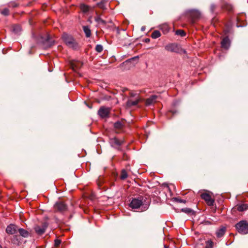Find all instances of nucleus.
Listing matches in <instances>:
<instances>
[{
	"mask_svg": "<svg viewBox=\"0 0 248 248\" xmlns=\"http://www.w3.org/2000/svg\"><path fill=\"white\" fill-rule=\"evenodd\" d=\"M145 202L144 198L142 196L137 198H133L129 203V207L133 209L141 208V211H144L149 208L150 202Z\"/></svg>",
	"mask_w": 248,
	"mask_h": 248,
	"instance_id": "f257e3e1",
	"label": "nucleus"
},
{
	"mask_svg": "<svg viewBox=\"0 0 248 248\" xmlns=\"http://www.w3.org/2000/svg\"><path fill=\"white\" fill-rule=\"evenodd\" d=\"M62 38L66 45L69 47L73 49H77L78 48L79 46L78 43L71 35L64 33L62 34Z\"/></svg>",
	"mask_w": 248,
	"mask_h": 248,
	"instance_id": "f03ea898",
	"label": "nucleus"
},
{
	"mask_svg": "<svg viewBox=\"0 0 248 248\" xmlns=\"http://www.w3.org/2000/svg\"><path fill=\"white\" fill-rule=\"evenodd\" d=\"M235 227L239 233L242 234L248 233V223L246 220H242L235 225Z\"/></svg>",
	"mask_w": 248,
	"mask_h": 248,
	"instance_id": "7ed1b4c3",
	"label": "nucleus"
},
{
	"mask_svg": "<svg viewBox=\"0 0 248 248\" xmlns=\"http://www.w3.org/2000/svg\"><path fill=\"white\" fill-rule=\"evenodd\" d=\"M47 227V223L46 222H44L41 226H35L33 229L37 235H41L45 232Z\"/></svg>",
	"mask_w": 248,
	"mask_h": 248,
	"instance_id": "20e7f679",
	"label": "nucleus"
},
{
	"mask_svg": "<svg viewBox=\"0 0 248 248\" xmlns=\"http://www.w3.org/2000/svg\"><path fill=\"white\" fill-rule=\"evenodd\" d=\"M54 209L56 211L63 212L67 210V205L62 202L59 201L55 203L54 205Z\"/></svg>",
	"mask_w": 248,
	"mask_h": 248,
	"instance_id": "39448f33",
	"label": "nucleus"
},
{
	"mask_svg": "<svg viewBox=\"0 0 248 248\" xmlns=\"http://www.w3.org/2000/svg\"><path fill=\"white\" fill-rule=\"evenodd\" d=\"M110 108L105 107H101L98 110V114L102 118L108 117Z\"/></svg>",
	"mask_w": 248,
	"mask_h": 248,
	"instance_id": "423d86ee",
	"label": "nucleus"
},
{
	"mask_svg": "<svg viewBox=\"0 0 248 248\" xmlns=\"http://www.w3.org/2000/svg\"><path fill=\"white\" fill-rule=\"evenodd\" d=\"M201 198L205 200L209 205H213L214 203V200L213 199L211 195L207 193H202L201 195Z\"/></svg>",
	"mask_w": 248,
	"mask_h": 248,
	"instance_id": "0eeeda50",
	"label": "nucleus"
},
{
	"mask_svg": "<svg viewBox=\"0 0 248 248\" xmlns=\"http://www.w3.org/2000/svg\"><path fill=\"white\" fill-rule=\"evenodd\" d=\"M165 48L168 51L171 52H178L179 48L176 44H170L165 46Z\"/></svg>",
	"mask_w": 248,
	"mask_h": 248,
	"instance_id": "6e6552de",
	"label": "nucleus"
},
{
	"mask_svg": "<svg viewBox=\"0 0 248 248\" xmlns=\"http://www.w3.org/2000/svg\"><path fill=\"white\" fill-rule=\"evenodd\" d=\"M140 101V97L139 96H137L134 100H132L131 98H128L126 102V107L130 108L132 106H136Z\"/></svg>",
	"mask_w": 248,
	"mask_h": 248,
	"instance_id": "1a4fd4ad",
	"label": "nucleus"
},
{
	"mask_svg": "<svg viewBox=\"0 0 248 248\" xmlns=\"http://www.w3.org/2000/svg\"><path fill=\"white\" fill-rule=\"evenodd\" d=\"M17 227L14 224H10L6 229V232L8 234H14L17 232Z\"/></svg>",
	"mask_w": 248,
	"mask_h": 248,
	"instance_id": "9d476101",
	"label": "nucleus"
},
{
	"mask_svg": "<svg viewBox=\"0 0 248 248\" xmlns=\"http://www.w3.org/2000/svg\"><path fill=\"white\" fill-rule=\"evenodd\" d=\"M221 47L224 49H227L230 46V41L228 36L224 37L221 42Z\"/></svg>",
	"mask_w": 248,
	"mask_h": 248,
	"instance_id": "9b49d317",
	"label": "nucleus"
},
{
	"mask_svg": "<svg viewBox=\"0 0 248 248\" xmlns=\"http://www.w3.org/2000/svg\"><path fill=\"white\" fill-rule=\"evenodd\" d=\"M158 96L156 95H153L148 98L146 101V104L147 106H150L156 102Z\"/></svg>",
	"mask_w": 248,
	"mask_h": 248,
	"instance_id": "f8f14e48",
	"label": "nucleus"
},
{
	"mask_svg": "<svg viewBox=\"0 0 248 248\" xmlns=\"http://www.w3.org/2000/svg\"><path fill=\"white\" fill-rule=\"evenodd\" d=\"M124 142V140H120L116 138H112L110 140V143L112 146L117 145L120 146Z\"/></svg>",
	"mask_w": 248,
	"mask_h": 248,
	"instance_id": "ddd939ff",
	"label": "nucleus"
},
{
	"mask_svg": "<svg viewBox=\"0 0 248 248\" xmlns=\"http://www.w3.org/2000/svg\"><path fill=\"white\" fill-rule=\"evenodd\" d=\"M248 209V204L243 203L237 205V210L240 212H243Z\"/></svg>",
	"mask_w": 248,
	"mask_h": 248,
	"instance_id": "4468645a",
	"label": "nucleus"
},
{
	"mask_svg": "<svg viewBox=\"0 0 248 248\" xmlns=\"http://www.w3.org/2000/svg\"><path fill=\"white\" fill-rule=\"evenodd\" d=\"M54 43V41L50 39L49 36H47L45 39L44 44L46 47H50L53 45Z\"/></svg>",
	"mask_w": 248,
	"mask_h": 248,
	"instance_id": "2eb2a0df",
	"label": "nucleus"
},
{
	"mask_svg": "<svg viewBox=\"0 0 248 248\" xmlns=\"http://www.w3.org/2000/svg\"><path fill=\"white\" fill-rule=\"evenodd\" d=\"M83 30L85 34L86 37L89 38L91 35V31L88 26H83Z\"/></svg>",
	"mask_w": 248,
	"mask_h": 248,
	"instance_id": "dca6fc26",
	"label": "nucleus"
},
{
	"mask_svg": "<svg viewBox=\"0 0 248 248\" xmlns=\"http://www.w3.org/2000/svg\"><path fill=\"white\" fill-rule=\"evenodd\" d=\"M13 32L17 35H19L21 31V28L19 25H16L13 27Z\"/></svg>",
	"mask_w": 248,
	"mask_h": 248,
	"instance_id": "f3484780",
	"label": "nucleus"
},
{
	"mask_svg": "<svg viewBox=\"0 0 248 248\" xmlns=\"http://www.w3.org/2000/svg\"><path fill=\"white\" fill-rule=\"evenodd\" d=\"M226 231V228L225 227H221L220 229L217 230L216 232V234L217 237H221L224 234Z\"/></svg>",
	"mask_w": 248,
	"mask_h": 248,
	"instance_id": "a211bd4d",
	"label": "nucleus"
},
{
	"mask_svg": "<svg viewBox=\"0 0 248 248\" xmlns=\"http://www.w3.org/2000/svg\"><path fill=\"white\" fill-rule=\"evenodd\" d=\"M18 232L21 236L23 237H28L29 236V232L24 229L20 228L18 229Z\"/></svg>",
	"mask_w": 248,
	"mask_h": 248,
	"instance_id": "6ab92c4d",
	"label": "nucleus"
},
{
	"mask_svg": "<svg viewBox=\"0 0 248 248\" xmlns=\"http://www.w3.org/2000/svg\"><path fill=\"white\" fill-rule=\"evenodd\" d=\"M82 65V64L79 62H74L71 64V66L74 70L79 69Z\"/></svg>",
	"mask_w": 248,
	"mask_h": 248,
	"instance_id": "aec40b11",
	"label": "nucleus"
},
{
	"mask_svg": "<svg viewBox=\"0 0 248 248\" xmlns=\"http://www.w3.org/2000/svg\"><path fill=\"white\" fill-rule=\"evenodd\" d=\"M95 21L98 24H102L105 26L107 24V21L101 18V17L99 16L95 18Z\"/></svg>",
	"mask_w": 248,
	"mask_h": 248,
	"instance_id": "412c9836",
	"label": "nucleus"
},
{
	"mask_svg": "<svg viewBox=\"0 0 248 248\" xmlns=\"http://www.w3.org/2000/svg\"><path fill=\"white\" fill-rule=\"evenodd\" d=\"M161 36L160 32L157 30L155 31H153L151 35V37L153 39H156L158 37H159Z\"/></svg>",
	"mask_w": 248,
	"mask_h": 248,
	"instance_id": "4be33fe9",
	"label": "nucleus"
},
{
	"mask_svg": "<svg viewBox=\"0 0 248 248\" xmlns=\"http://www.w3.org/2000/svg\"><path fill=\"white\" fill-rule=\"evenodd\" d=\"M114 126L116 129H121L123 127L124 124L120 121H117L114 123Z\"/></svg>",
	"mask_w": 248,
	"mask_h": 248,
	"instance_id": "5701e85b",
	"label": "nucleus"
},
{
	"mask_svg": "<svg viewBox=\"0 0 248 248\" xmlns=\"http://www.w3.org/2000/svg\"><path fill=\"white\" fill-rule=\"evenodd\" d=\"M127 173L125 170H123L121 171V179L124 180L127 177Z\"/></svg>",
	"mask_w": 248,
	"mask_h": 248,
	"instance_id": "b1692460",
	"label": "nucleus"
},
{
	"mask_svg": "<svg viewBox=\"0 0 248 248\" xmlns=\"http://www.w3.org/2000/svg\"><path fill=\"white\" fill-rule=\"evenodd\" d=\"M176 34L180 35L181 36H184L186 35V33L183 30H178L176 31Z\"/></svg>",
	"mask_w": 248,
	"mask_h": 248,
	"instance_id": "393cba45",
	"label": "nucleus"
},
{
	"mask_svg": "<svg viewBox=\"0 0 248 248\" xmlns=\"http://www.w3.org/2000/svg\"><path fill=\"white\" fill-rule=\"evenodd\" d=\"M81 9L83 12L86 13L89 11V7L85 4H82L81 5Z\"/></svg>",
	"mask_w": 248,
	"mask_h": 248,
	"instance_id": "a878e982",
	"label": "nucleus"
},
{
	"mask_svg": "<svg viewBox=\"0 0 248 248\" xmlns=\"http://www.w3.org/2000/svg\"><path fill=\"white\" fill-rule=\"evenodd\" d=\"M98 52H101L103 50V46L101 45H97L95 48Z\"/></svg>",
	"mask_w": 248,
	"mask_h": 248,
	"instance_id": "bb28decb",
	"label": "nucleus"
},
{
	"mask_svg": "<svg viewBox=\"0 0 248 248\" xmlns=\"http://www.w3.org/2000/svg\"><path fill=\"white\" fill-rule=\"evenodd\" d=\"M182 211L186 213H187V214H190L193 211L192 209H191L190 208H188L182 209Z\"/></svg>",
	"mask_w": 248,
	"mask_h": 248,
	"instance_id": "cd10ccee",
	"label": "nucleus"
},
{
	"mask_svg": "<svg viewBox=\"0 0 248 248\" xmlns=\"http://www.w3.org/2000/svg\"><path fill=\"white\" fill-rule=\"evenodd\" d=\"M225 8L229 11H232L233 9V7L231 4H226L225 5Z\"/></svg>",
	"mask_w": 248,
	"mask_h": 248,
	"instance_id": "c85d7f7f",
	"label": "nucleus"
},
{
	"mask_svg": "<svg viewBox=\"0 0 248 248\" xmlns=\"http://www.w3.org/2000/svg\"><path fill=\"white\" fill-rule=\"evenodd\" d=\"M1 13L4 15V16H7L9 14V10L8 9L5 8L1 12Z\"/></svg>",
	"mask_w": 248,
	"mask_h": 248,
	"instance_id": "c756f323",
	"label": "nucleus"
},
{
	"mask_svg": "<svg viewBox=\"0 0 248 248\" xmlns=\"http://www.w3.org/2000/svg\"><path fill=\"white\" fill-rule=\"evenodd\" d=\"M213 247V242L211 241L207 242L206 248H212Z\"/></svg>",
	"mask_w": 248,
	"mask_h": 248,
	"instance_id": "7c9ffc66",
	"label": "nucleus"
},
{
	"mask_svg": "<svg viewBox=\"0 0 248 248\" xmlns=\"http://www.w3.org/2000/svg\"><path fill=\"white\" fill-rule=\"evenodd\" d=\"M174 200L176 202H180V203H185L186 202V201L185 200L179 199L178 198H175Z\"/></svg>",
	"mask_w": 248,
	"mask_h": 248,
	"instance_id": "2f4dec72",
	"label": "nucleus"
},
{
	"mask_svg": "<svg viewBox=\"0 0 248 248\" xmlns=\"http://www.w3.org/2000/svg\"><path fill=\"white\" fill-rule=\"evenodd\" d=\"M216 8V6L214 4H212L210 6V11L211 13L214 12L215 9Z\"/></svg>",
	"mask_w": 248,
	"mask_h": 248,
	"instance_id": "473e14b6",
	"label": "nucleus"
},
{
	"mask_svg": "<svg viewBox=\"0 0 248 248\" xmlns=\"http://www.w3.org/2000/svg\"><path fill=\"white\" fill-rule=\"evenodd\" d=\"M129 94L130 97H135V98L137 97V96H139L138 94L133 92H130Z\"/></svg>",
	"mask_w": 248,
	"mask_h": 248,
	"instance_id": "72a5a7b5",
	"label": "nucleus"
},
{
	"mask_svg": "<svg viewBox=\"0 0 248 248\" xmlns=\"http://www.w3.org/2000/svg\"><path fill=\"white\" fill-rule=\"evenodd\" d=\"M138 56H136V57H133L130 59H129L128 60L126 61L125 62H131L132 61H138Z\"/></svg>",
	"mask_w": 248,
	"mask_h": 248,
	"instance_id": "f704fd0d",
	"label": "nucleus"
},
{
	"mask_svg": "<svg viewBox=\"0 0 248 248\" xmlns=\"http://www.w3.org/2000/svg\"><path fill=\"white\" fill-rule=\"evenodd\" d=\"M61 240H60L59 239H56L55 240V246L56 247H58V246H59V245L61 244Z\"/></svg>",
	"mask_w": 248,
	"mask_h": 248,
	"instance_id": "c9c22d12",
	"label": "nucleus"
},
{
	"mask_svg": "<svg viewBox=\"0 0 248 248\" xmlns=\"http://www.w3.org/2000/svg\"><path fill=\"white\" fill-rule=\"evenodd\" d=\"M162 27L164 28V29L166 30L167 32L169 31V28L167 24H164L162 25Z\"/></svg>",
	"mask_w": 248,
	"mask_h": 248,
	"instance_id": "e433bc0d",
	"label": "nucleus"
},
{
	"mask_svg": "<svg viewBox=\"0 0 248 248\" xmlns=\"http://www.w3.org/2000/svg\"><path fill=\"white\" fill-rule=\"evenodd\" d=\"M196 17L198 18L200 16V13L198 11H195Z\"/></svg>",
	"mask_w": 248,
	"mask_h": 248,
	"instance_id": "4c0bfd02",
	"label": "nucleus"
},
{
	"mask_svg": "<svg viewBox=\"0 0 248 248\" xmlns=\"http://www.w3.org/2000/svg\"><path fill=\"white\" fill-rule=\"evenodd\" d=\"M145 30V26H142L141 28V31H144Z\"/></svg>",
	"mask_w": 248,
	"mask_h": 248,
	"instance_id": "58836bf2",
	"label": "nucleus"
},
{
	"mask_svg": "<svg viewBox=\"0 0 248 248\" xmlns=\"http://www.w3.org/2000/svg\"><path fill=\"white\" fill-rule=\"evenodd\" d=\"M117 32L118 34L120 32V30L118 28L117 29Z\"/></svg>",
	"mask_w": 248,
	"mask_h": 248,
	"instance_id": "ea45409f",
	"label": "nucleus"
},
{
	"mask_svg": "<svg viewBox=\"0 0 248 248\" xmlns=\"http://www.w3.org/2000/svg\"><path fill=\"white\" fill-rule=\"evenodd\" d=\"M145 41H146V42H149V41H150V39H146Z\"/></svg>",
	"mask_w": 248,
	"mask_h": 248,
	"instance_id": "a19ab883",
	"label": "nucleus"
},
{
	"mask_svg": "<svg viewBox=\"0 0 248 248\" xmlns=\"http://www.w3.org/2000/svg\"><path fill=\"white\" fill-rule=\"evenodd\" d=\"M171 111V112H172L173 114H174V113H175V112H174V111Z\"/></svg>",
	"mask_w": 248,
	"mask_h": 248,
	"instance_id": "79ce46f5",
	"label": "nucleus"
},
{
	"mask_svg": "<svg viewBox=\"0 0 248 248\" xmlns=\"http://www.w3.org/2000/svg\"><path fill=\"white\" fill-rule=\"evenodd\" d=\"M16 6H17V5H16V4H14V5H13V6H14V7H16Z\"/></svg>",
	"mask_w": 248,
	"mask_h": 248,
	"instance_id": "37998d69",
	"label": "nucleus"
},
{
	"mask_svg": "<svg viewBox=\"0 0 248 248\" xmlns=\"http://www.w3.org/2000/svg\"><path fill=\"white\" fill-rule=\"evenodd\" d=\"M125 35L126 36H128V35H127V34L126 33H125Z\"/></svg>",
	"mask_w": 248,
	"mask_h": 248,
	"instance_id": "c03bdc74",
	"label": "nucleus"
},
{
	"mask_svg": "<svg viewBox=\"0 0 248 248\" xmlns=\"http://www.w3.org/2000/svg\"><path fill=\"white\" fill-rule=\"evenodd\" d=\"M0 248H2V247H1V245H0Z\"/></svg>",
	"mask_w": 248,
	"mask_h": 248,
	"instance_id": "a18cd8bd",
	"label": "nucleus"
}]
</instances>
